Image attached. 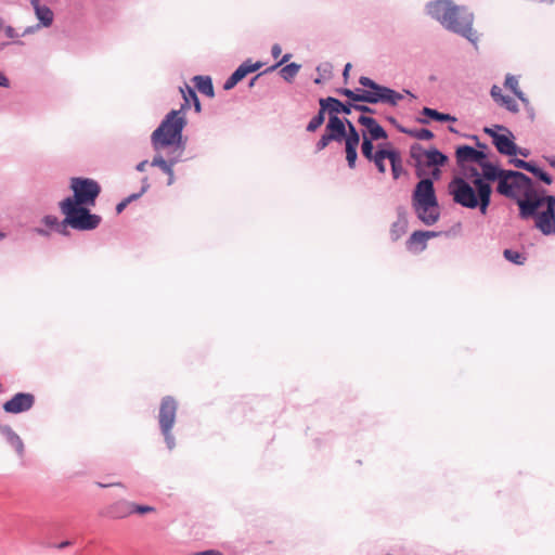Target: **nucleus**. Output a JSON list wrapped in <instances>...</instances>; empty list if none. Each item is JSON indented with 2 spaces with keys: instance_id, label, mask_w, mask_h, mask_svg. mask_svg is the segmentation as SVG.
Wrapping results in <instances>:
<instances>
[{
  "instance_id": "obj_1",
  "label": "nucleus",
  "mask_w": 555,
  "mask_h": 555,
  "mask_svg": "<svg viewBox=\"0 0 555 555\" xmlns=\"http://www.w3.org/2000/svg\"><path fill=\"white\" fill-rule=\"evenodd\" d=\"M519 217L522 220L534 219L535 228L543 235L555 234V195L546 193L543 188H537L533 180L522 191V197H517Z\"/></svg>"
},
{
  "instance_id": "obj_2",
  "label": "nucleus",
  "mask_w": 555,
  "mask_h": 555,
  "mask_svg": "<svg viewBox=\"0 0 555 555\" xmlns=\"http://www.w3.org/2000/svg\"><path fill=\"white\" fill-rule=\"evenodd\" d=\"M465 178L456 176L449 183V193L455 204L468 208L479 209L481 215H487L491 204L492 185L483 182L481 172L474 166H465L462 169Z\"/></svg>"
},
{
  "instance_id": "obj_3",
  "label": "nucleus",
  "mask_w": 555,
  "mask_h": 555,
  "mask_svg": "<svg viewBox=\"0 0 555 555\" xmlns=\"http://www.w3.org/2000/svg\"><path fill=\"white\" fill-rule=\"evenodd\" d=\"M426 10L443 28L477 44L479 36L473 28L475 16L466 7L457 5L452 0H435L427 3Z\"/></svg>"
},
{
  "instance_id": "obj_4",
  "label": "nucleus",
  "mask_w": 555,
  "mask_h": 555,
  "mask_svg": "<svg viewBox=\"0 0 555 555\" xmlns=\"http://www.w3.org/2000/svg\"><path fill=\"white\" fill-rule=\"evenodd\" d=\"M185 125L186 119L184 115H181V109L169 112L151 135L155 152L167 150L184 152L185 143L182 140V131Z\"/></svg>"
},
{
  "instance_id": "obj_5",
  "label": "nucleus",
  "mask_w": 555,
  "mask_h": 555,
  "mask_svg": "<svg viewBox=\"0 0 555 555\" xmlns=\"http://www.w3.org/2000/svg\"><path fill=\"white\" fill-rule=\"evenodd\" d=\"M481 179L491 184L498 182L496 192L507 198L518 197L516 190L524 191L531 183V178L518 170L503 169L499 165L488 162L481 167Z\"/></svg>"
},
{
  "instance_id": "obj_6",
  "label": "nucleus",
  "mask_w": 555,
  "mask_h": 555,
  "mask_svg": "<svg viewBox=\"0 0 555 555\" xmlns=\"http://www.w3.org/2000/svg\"><path fill=\"white\" fill-rule=\"evenodd\" d=\"M412 206L424 224L433 225L439 220V204L433 179H421L416 183L412 193Z\"/></svg>"
},
{
  "instance_id": "obj_7",
  "label": "nucleus",
  "mask_w": 555,
  "mask_h": 555,
  "mask_svg": "<svg viewBox=\"0 0 555 555\" xmlns=\"http://www.w3.org/2000/svg\"><path fill=\"white\" fill-rule=\"evenodd\" d=\"M90 206L74 203L70 199H63L60 203L61 212L64 215L63 228L70 227L75 230L89 231L98 228L101 217L91 214Z\"/></svg>"
},
{
  "instance_id": "obj_8",
  "label": "nucleus",
  "mask_w": 555,
  "mask_h": 555,
  "mask_svg": "<svg viewBox=\"0 0 555 555\" xmlns=\"http://www.w3.org/2000/svg\"><path fill=\"white\" fill-rule=\"evenodd\" d=\"M70 189L74 195L65 199L87 206H94L95 199L101 192L100 184L89 178H72Z\"/></svg>"
},
{
  "instance_id": "obj_9",
  "label": "nucleus",
  "mask_w": 555,
  "mask_h": 555,
  "mask_svg": "<svg viewBox=\"0 0 555 555\" xmlns=\"http://www.w3.org/2000/svg\"><path fill=\"white\" fill-rule=\"evenodd\" d=\"M176 413H177L176 400L171 397H165L160 403L158 421H159L162 433L165 437L166 443L169 449H172L175 446V439H173L172 435L170 434V430L176 421Z\"/></svg>"
},
{
  "instance_id": "obj_10",
  "label": "nucleus",
  "mask_w": 555,
  "mask_h": 555,
  "mask_svg": "<svg viewBox=\"0 0 555 555\" xmlns=\"http://www.w3.org/2000/svg\"><path fill=\"white\" fill-rule=\"evenodd\" d=\"M402 99V93L379 83L372 90H369V104L383 103L397 106Z\"/></svg>"
},
{
  "instance_id": "obj_11",
  "label": "nucleus",
  "mask_w": 555,
  "mask_h": 555,
  "mask_svg": "<svg viewBox=\"0 0 555 555\" xmlns=\"http://www.w3.org/2000/svg\"><path fill=\"white\" fill-rule=\"evenodd\" d=\"M495 129L506 131L507 134L501 133L500 135L494 137L493 145L498 150V152L505 156H516L518 151V145L514 142V134L504 126L495 125Z\"/></svg>"
},
{
  "instance_id": "obj_12",
  "label": "nucleus",
  "mask_w": 555,
  "mask_h": 555,
  "mask_svg": "<svg viewBox=\"0 0 555 555\" xmlns=\"http://www.w3.org/2000/svg\"><path fill=\"white\" fill-rule=\"evenodd\" d=\"M34 403V395L28 392H18L3 404V410L7 413L17 414L30 410Z\"/></svg>"
},
{
  "instance_id": "obj_13",
  "label": "nucleus",
  "mask_w": 555,
  "mask_h": 555,
  "mask_svg": "<svg viewBox=\"0 0 555 555\" xmlns=\"http://www.w3.org/2000/svg\"><path fill=\"white\" fill-rule=\"evenodd\" d=\"M183 152L167 150L156 152L151 165L159 167L166 175H171V169L181 159Z\"/></svg>"
},
{
  "instance_id": "obj_14",
  "label": "nucleus",
  "mask_w": 555,
  "mask_h": 555,
  "mask_svg": "<svg viewBox=\"0 0 555 555\" xmlns=\"http://www.w3.org/2000/svg\"><path fill=\"white\" fill-rule=\"evenodd\" d=\"M261 62L251 63V61H246L241 64L236 70L224 82L223 88L225 90L232 89L237 82H240L243 78H245L248 74L254 73L262 67Z\"/></svg>"
},
{
  "instance_id": "obj_15",
  "label": "nucleus",
  "mask_w": 555,
  "mask_h": 555,
  "mask_svg": "<svg viewBox=\"0 0 555 555\" xmlns=\"http://www.w3.org/2000/svg\"><path fill=\"white\" fill-rule=\"evenodd\" d=\"M358 122L365 127L367 132V139L371 141L385 140L388 138L386 130L377 122V120L371 116L360 115Z\"/></svg>"
},
{
  "instance_id": "obj_16",
  "label": "nucleus",
  "mask_w": 555,
  "mask_h": 555,
  "mask_svg": "<svg viewBox=\"0 0 555 555\" xmlns=\"http://www.w3.org/2000/svg\"><path fill=\"white\" fill-rule=\"evenodd\" d=\"M319 103H323L326 107V113H328V117L338 116V114L349 115L352 112L351 102H341L340 100L334 96L321 98L319 99Z\"/></svg>"
},
{
  "instance_id": "obj_17",
  "label": "nucleus",
  "mask_w": 555,
  "mask_h": 555,
  "mask_svg": "<svg viewBox=\"0 0 555 555\" xmlns=\"http://www.w3.org/2000/svg\"><path fill=\"white\" fill-rule=\"evenodd\" d=\"M325 132L333 138L335 142H341L347 134L345 118L338 116L328 117V121L325 126Z\"/></svg>"
},
{
  "instance_id": "obj_18",
  "label": "nucleus",
  "mask_w": 555,
  "mask_h": 555,
  "mask_svg": "<svg viewBox=\"0 0 555 555\" xmlns=\"http://www.w3.org/2000/svg\"><path fill=\"white\" fill-rule=\"evenodd\" d=\"M180 92L183 98V103L181 104V115H184V111L191 107L193 103L195 111L201 112V103L196 95L195 90L189 85L184 83L183 87H180Z\"/></svg>"
},
{
  "instance_id": "obj_19",
  "label": "nucleus",
  "mask_w": 555,
  "mask_h": 555,
  "mask_svg": "<svg viewBox=\"0 0 555 555\" xmlns=\"http://www.w3.org/2000/svg\"><path fill=\"white\" fill-rule=\"evenodd\" d=\"M336 92L339 95L346 96L348 99V102L360 104V103H367L369 104V90L357 88L354 90H351L349 88H338L336 89Z\"/></svg>"
},
{
  "instance_id": "obj_20",
  "label": "nucleus",
  "mask_w": 555,
  "mask_h": 555,
  "mask_svg": "<svg viewBox=\"0 0 555 555\" xmlns=\"http://www.w3.org/2000/svg\"><path fill=\"white\" fill-rule=\"evenodd\" d=\"M398 218L397 220L391 224L390 228V236L392 241H398L403 234H405L408 229V219L405 217V211L403 207H399L398 210Z\"/></svg>"
},
{
  "instance_id": "obj_21",
  "label": "nucleus",
  "mask_w": 555,
  "mask_h": 555,
  "mask_svg": "<svg viewBox=\"0 0 555 555\" xmlns=\"http://www.w3.org/2000/svg\"><path fill=\"white\" fill-rule=\"evenodd\" d=\"M475 147L470 145H459L455 150L456 164L461 169H465V164L474 163Z\"/></svg>"
},
{
  "instance_id": "obj_22",
  "label": "nucleus",
  "mask_w": 555,
  "mask_h": 555,
  "mask_svg": "<svg viewBox=\"0 0 555 555\" xmlns=\"http://www.w3.org/2000/svg\"><path fill=\"white\" fill-rule=\"evenodd\" d=\"M448 156L433 146L427 150L426 160L424 162L427 167H442L448 163Z\"/></svg>"
},
{
  "instance_id": "obj_23",
  "label": "nucleus",
  "mask_w": 555,
  "mask_h": 555,
  "mask_svg": "<svg viewBox=\"0 0 555 555\" xmlns=\"http://www.w3.org/2000/svg\"><path fill=\"white\" fill-rule=\"evenodd\" d=\"M31 4L35 8L36 16L41 22V24L44 27L51 26L54 17L52 10L47 5H41L39 0H31Z\"/></svg>"
},
{
  "instance_id": "obj_24",
  "label": "nucleus",
  "mask_w": 555,
  "mask_h": 555,
  "mask_svg": "<svg viewBox=\"0 0 555 555\" xmlns=\"http://www.w3.org/2000/svg\"><path fill=\"white\" fill-rule=\"evenodd\" d=\"M388 155H390L388 156V160L390 162L392 177L395 180H397L404 172L401 154L398 150L389 147Z\"/></svg>"
},
{
  "instance_id": "obj_25",
  "label": "nucleus",
  "mask_w": 555,
  "mask_h": 555,
  "mask_svg": "<svg viewBox=\"0 0 555 555\" xmlns=\"http://www.w3.org/2000/svg\"><path fill=\"white\" fill-rule=\"evenodd\" d=\"M109 514L114 518H125L133 514V503L128 501H119L109 507Z\"/></svg>"
},
{
  "instance_id": "obj_26",
  "label": "nucleus",
  "mask_w": 555,
  "mask_h": 555,
  "mask_svg": "<svg viewBox=\"0 0 555 555\" xmlns=\"http://www.w3.org/2000/svg\"><path fill=\"white\" fill-rule=\"evenodd\" d=\"M397 130L417 140H431L435 137L434 132L427 128L410 129L403 126H397Z\"/></svg>"
},
{
  "instance_id": "obj_27",
  "label": "nucleus",
  "mask_w": 555,
  "mask_h": 555,
  "mask_svg": "<svg viewBox=\"0 0 555 555\" xmlns=\"http://www.w3.org/2000/svg\"><path fill=\"white\" fill-rule=\"evenodd\" d=\"M195 88L203 94L212 98L214 96V86L212 80L209 76H195L193 78Z\"/></svg>"
},
{
  "instance_id": "obj_28",
  "label": "nucleus",
  "mask_w": 555,
  "mask_h": 555,
  "mask_svg": "<svg viewBox=\"0 0 555 555\" xmlns=\"http://www.w3.org/2000/svg\"><path fill=\"white\" fill-rule=\"evenodd\" d=\"M422 115L439 122L456 121V118L450 114L438 112L435 108L423 107Z\"/></svg>"
},
{
  "instance_id": "obj_29",
  "label": "nucleus",
  "mask_w": 555,
  "mask_h": 555,
  "mask_svg": "<svg viewBox=\"0 0 555 555\" xmlns=\"http://www.w3.org/2000/svg\"><path fill=\"white\" fill-rule=\"evenodd\" d=\"M388 149L383 144L377 145L376 156L371 162L374 163L379 173L386 172L385 159H388Z\"/></svg>"
},
{
  "instance_id": "obj_30",
  "label": "nucleus",
  "mask_w": 555,
  "mask_h": 555,
  "mask_svg": "<svg viewBox=\"0 0 555 555\" xmlns=\"http://www.w3.org/2000/svg\"><path fill=\"white\" fill-rule=\"evenodd\" d=\"M319 105L320 109L318 114L311 118L306 127L308 132H315L324 124L326 107L323 103H319Z\"/></svg>"
},
{
  "instance_id": "obj_31",
  "label": "nucleus",
  "mask_w": 555,
  "mask_h": 555,
  "mask_svg": "<svg viewBox=\"0 0 555 555\" xmlns=\"http://www.w3.org/2000/svg\"><path fill=\"white\" fill-rule=\"evenodd\" d=\"M300 68L301 65L295 62L285 64L283 67L280 68V77L287 82H292L299 73Z\"/></svg>"
},
{
  "instance_id": "obj_32",
  "label": "nucleus",
  "mask_w": 555,
  "mask_h": 555,
  "mask_svg": "<svg viewBox=\"0 0 555 555\" xmlns=\"http://www.w3.org/2000/svg\"><path fill=\"white\" fill-rule=\"evenodd\" d=\"M527 171L547 185H550L553 182L552 176L544 169L539 167L534 162H531Z\"/></svg>"
},
{
  "instance_id": "obj_33",
  "label": "nucleus",
  "mask_w": 555,
  "mask_h": 555,
  "mask_svg": "<svg viewBox=\"0 0 555 555\" xmlns=\"http://www.w3.org/2000/svg\"><path fill=\"white\" fill-rule=\"evenodd\" d=\"M346 121V128H347V134L343 139L345 141V144H359L360 143V133L356 126L350 121L349 119L345 118Z\"/></svg>"
},
{
  "instance_id": "obj_34",
  "label": "nucleus",
  "mask_w": 555,
  "mask_h": 555,
  "mask_svg": "<svg viewBox=\"0 0 555 555\" xmlns=\"http://www.w3.org/2000/svg\"><path fill=\"white\" fill-rule=\"evenodd\" d=\"M374 141L367 139V134L363 131L362 134V143H361V153L362 155L370 162L373 157L376 156V151H374Z\"/></svg>"
},
{
  "instance_id": "obj_35",
  "label": "nucleus",
  "mask_w": 555,
  "mask_h": 555,
  "mask_svg": "<svg viewBox=\"0 0 555 555\" xmlns=\"http://www.w3.org/2000/svg\"><path fill=\"white\" fill-rule=\"evenodd\" d=\"M358 145L359 144H345L346 160L350 169H354L357 166Z\"/></svg>"
},
{
  "instance_id": "obj_36",
  "label": "nucleus",
  "mask_w": 555,
  "mask_h": 555,
  "mask_svg": "<svg viewBox=\"0 0 555 555\" xmlns=\"http://www.w3.org/2000/svg\"><path fill=\"white\" fill-rule=\"evenodd\" d=\"M427 150H425L420 143H413L410 146V157L414 163L425 162Z\"/></svg>"
},
{
  "instance_id": "obj_37",
  "label": "nucleus",
  "mask_w": 555,
  "mask_h": 555,
  "mask_svg": "<svg viewBox=\"0 0 555 555\" xmlns=\"http://www.w3.org/2000/svg\"><path fill=\"white\" fill-rule=\"evenodd\" d=\"M414 245H421V249L426 247V241L422 230L414 231L406 241L408 248H412Z\"/></svg>"
},
{
  "instance_id": "obj_38",
  "label": "nucleus",
  "mask_w": 555,
  "mask_h": 555,
  "mask_svg": "<svg viewBox=\"0 0 555 555\" xmlns=\"http://www.w3.org/2000/svg\"><path fill=\"white\" fill-rule=\"evenodd\" d=\"M503 256L506 260L515 264H524L526 261V257L524 256V254L509 248L503 251Z\"/></svg>"
},
{
  "instance_id": "obj_39",
  "label": "nucleus",
  "mask_w": 555,
  "mask_h": 555,
  "mask_svg": "<svg viewBox=\"0 0 555 555\" xmlns=\"http://www.w3.org/2000/svg\"><path fill=\"white\" fill-rule=\"evenodd\" d=\"M7 435H8V440L11 443V446L14 448V450L18 454H22L24 451V444H23V441L21 440V438L15 433H13L11 429H7Z\"/></svg>"
},
{
  "instance_id": "obj_40",
  "label": "nucleus",
  "mask_w": 555,
  "mask_h": 555,
  "mask_svg": "<svg viewBox=\"0 0 555 555\" xmlns=\"http://www.w3.org/2000/svg\"><path fill=\"white\" fill-rule=\"evenodd\" d=\"M500 104L503 105L511 113L519 112V106H518L517 102L509 95L502 98V102H500Z\"/></svg>"
},
{
  "instance_id": "obj_41",
  "label": "nucleus",
  "mask_w": 555,
  "mask_h": 555,
  "mask_svg": "<svg viewBox=\"0 0 555 555\" xmlns=\"http://www.w3.org/2000/svg\"><path fill=\"white\" fill-rule=\"evenodd\" d=\"M333 65L330 62H323L317 66V72L323 78H331Z\"/></svg>"
},
{
  "instance_id": "obj_42",
  "label": "nucleus",
  "mask_w": 555,
  "mask_h": 555,
  "mask_svg": "<svg viewBox=\"0 0 555 555\" xmlns=\"http://www.w3.org/2000/svg\"><path fill=\"white\" fill-rule=\"evenodd\" d=\"M333 140L326 132H324L319 141L315 143V153L323 151Z\"/></svg>"
},
{
  "instance_id": "obj_43",
  "label": "nucleus",
  "mask_w": 555,
  "mask_h": 555,
  "mask_svg": "<svg viewBox=\"0 0 555 555\" xmlns=\"http://www.w3.org/2000/svg\"><path fill=\"white\" fill-rule=\"evenodd\" d=\"M43 222H44L46 225H48L50 228L57 227L60 232L65 233V229L66 228H63L62 222L59 221L57 217H55V216H46L44 219H43Z\"/></svg>"
},
{
  "instance_id": "obj_44",
  "label": "nucleus",
  "mask_w": 555,
  "mask_h": 555,
  "mask_svg": "<svg viewBox=\"0 0 555 555\" xmlns=\"http://www.w3.org/2000/svg\"><path fill=\"white\" fill-rule=\"evenodd\" d=\"M488 162V154L482 150L475 149L474 164H477L479 167H481L483 164H487Z\"/></svg>"
},
{
  "instance_id": "obj_45",
  "label": "nucleus",
  "mask_w": 555,
  "mask_h": 555,
  "mask_svg": "<svg viewBox=\"0 0 555 555\" xmlns=\"http://www.w3.org/2000/svg\"><path fill=\"white\" fill-rule=\"evenodd\" d=\"M504 86H505V88L509 89L513 93L519 89L518 80L513 75H507L505 77Z\"/></svg>"
},
{
  "instance_id": "obj_46",
  "label": "nucleus",
  "mask_w": 555,
  "mask_h": 555,
  "mask_svg": "<svg viewBox=\"0 0 555 555\" xmlns=\"http://www.w3.org/2000/svg\"><path fill=\"white\" fill-rule=\"evenodd\" d=\"M509 164H512L513 166H515L516 168L518 169H522V170H528L531 162H527V160H524V159H520V158H516V157H512L509 160H508Z\"/></svg>"
},
{
  "instance_id": "obj_47",
  "label": "nucleus",
  "mask_w": 555,
  "mask_h": 555,
  "mask_svg": "<svg viewBox=\"0 0 555 555\" xmlns=\"http://www.w3.org/2000/svg\"><path fill=\"white\" fill-rule=\"evenodd\" d=\"M359 83L365 88V90H372L374 87L377 86V82L373 79H371L370 77H366V76H361L359 78Z\"/></svg>"
},
{
  "instance_id": "obj_48",
  "label": "nucleus",
  "mask_w": 555,
  "mask_h": 555,
  "mask_svg": "<svg viewBox=\"0 0 555 555\" xmlns=\"http://www.w3.org/2000/svg\"><path fill=\"white\" fill-rule=\"evenodd\" d=\"M352 109L362 113V115L375 114L376 113V111L374 108H372L371 106L365 105V104H356V103H353L352 104Z\"/></svg>"
},
{
  "instance_id": "obj_49",
  "label": "nucleus",
  "mask_w": 555,
  "mask_h": 555,
  "mask_svg": "<svg viewBox=\"0 0 555 555\" xmlns=\"http://www.w3.org/2000/svg\"><path fill=\"white\" fill-rule=\"evenodd\" d=\"M490 94L492 96V99L496 102V103H500L502 102V98H505L506 95H503L502 94V90L499 86L496 85H493L491 87V90H490Z\"/></svg>"
},
{
  "instance_id": "obj_50",
  "label": "nucleus",
  "mask_w": 555,
  "mask_h": 555,
  "mask_svg": "<svg viewBox=\"0 0 555 555\" xmlns=\"http://www.w3.org/2000/svg\"><path fill=\"white\" fill-rule=\"evenodd\" d=\"M414 167H415V176L420 180L426 179V177H425V175H426L425 167H427L426 164L424 162L414 163Z\"/></svg>"
},
{
  "instance_id": "obj_51",
  "label": "nucleus",
  "mask_w": 555,
  "mask_h": 555,
  "mask_svg": "<svg viewBox=\"0 0 555 555\" xmlns=\"http://www.w3.org/2000/svg\"><path fill=\"white\" fill-rule=\"evenodd\" d=\"M154 511H155V508L153 506L139 505V504L133 503V513L146 514V513H152Z\"/></svg>"
},
{
  "instance_id": "obj_52",
  "label": "nucleus",
  "mask_w": 555,
  "mask_h": 555,
  "mask_svg": "<svg viewBox=\"0 0 555 555\" xmlns=\"http://www.w3.org/2000/svg\"><path fill=\"white\" fill-rule=\"evenodd\" d=\"M515 96H517V99H519L526 106H529L530 103H529V100L528 98L525 95V93L518 89L517 91L514 92Z\"/></svg>"
},
{
  "instance_id": "obj_53",
  "label": "nucleus",
  "mask_w": 555,
  "mask_h": 555,
  "mask_svg": "<svg viewBox=\"0 0 555 555\" xmlns=\"http://www.w3.org/2000/svg\"><path fill=\"white\" fill-rule=\"evenodd\" d=\"M515 96H517V99H519L526 106H529L530 103H529V100L528 98L525 95V93L518 89L517 91L514 92Z\"/></svg>"
},
{
  "instance_id": "obj_54",
  "label": "nucleus",
  "mask_w": 555,
  "mask_h": 555,
  "mask_svg": "<svg viewBox=\"0 0 555 555\" xmlns=\"http://www.w3.org/2000/svg\"><path fill=\"white\" fill-rule=\"evenodd\" d=\"M430 175H431V177H428V178L433 179V184H434L435 181H437L441 178L440 167H434Z\"/></svg>"
},
{
  "instance_id": "obj_55",
  "label": "nucleus",
  "mask_w": 555,
  "mask_h": 555,
  "mask_svg": "<svg viewBox=\"0 0 555 555\" xmlns=\"http://www.w3.org/2000/svg\"><path fill=\"white\" fill-rule=\"evenodd\" d=\"M96 485L101 488H108V487H122V483L121 482H118V481H111V482H106V483H103V482H96Z\"/></svg>"
},
{
  "instance_id": "obj_56",
  "label": "nucleus",
  "mask_w": 555,
  "mask_h": 555,
  "mask_svg": "<svg viewBox=\"0 0 555 555\" xmlns=\"http://www.w3.org/2000/svg\"><path fill=\"white\" fill-rule=\"evenodd\" d=\"M4 31H5L7 37H9V38H12V39H13V38H16V37H17L16 31H15V30H14V28H13V27H11V26H7V27L4 28Z\"/></svg>"
},
{
  "instance_id": "obj_57",
  "label": "nucleus",
  "mask_w": 555,
  "mask_h": 555,
  "mask_svg": "<svg viewBox=\"0 0 555 555\" xmlns=\"http://www.w3.org/2000/svg\"><path fill=\"white\" fill-rule=\"evenodd\" d=\"M483 131H485V133H487L488 135H490L492 138V143L494 142V137L501 134V133H498L494 129L488 128V127H486L483 129Z\"/></svg>"
},
{
  "instance_id": "obj_58",
  "label": "nucleus",
  "mask_w": 555,
  "mask_h": 555,
  "mask_svg": "<svg viewBox=\"0 0 555 555\" xmlns=\"http://www.w3.org/2000/svg\"><path fill=\"white\" fill-rule=\"evenodd\" d=\"M146 188H147V186H143V188H142V191H141L140 193H138V194H132V195L128 196V197H127V198H125V199H126V201H128V203H131L132 201H134V199L139 198V197L141 196V194H142V193H144V192L146 191Z\"/></svg>"
},
{
  "instance_id": "obj_59",
  "label": "nucleus",
  "mask_w": 555,
  "mask_h": 555,
  "mask_svg": "<svg viewBox=\"0 0 555 555\" xmlns=\"http://www.w3.org/2000/svg\"><path fill=\"white\" fill-rule=\"evenodd\" d=\"M196 555H223V554L217 550H207V551L199 552Z\"/></svg>"
},
{
  "instance_id": "obj_60",
  "label": "nucleus",
  "mask_w": 555,
  "mask_h": 555,
  "mask_svg": "<svg viewBox=\"0 0 555 555\" xmlns=\"http://www.w3.org/2000/svg\"><path fill=\"white\" fill-rule=\"evenodd\" d=\"M351 69V64L350 63H347L344 67V70H343V77H344V80L347 81L348 78H349V72Z\"/></svg>"
},
{
  "instance_id": "obj_61",
  "label": "nucleus",
  "mask_w": 555,
  "mask_h": 555,
  "mask_svg": "<svg viewBox=\"0 0 555 555\" xmlns=\"http://www.w3.org/2000/svg\"><path fill=\"white\" fill-rule=\"evenodd\" d=\"M469 138H472L473 140H475V141H476V145H477V147H479L480 150H482V151H483V150H486V149L488 147L486 143H481V142L479 141V138H478L477 135H475V134H474V135H470Z\"/></svg>"
},
{
  "instance_id": "obj_62",
  "label": "nucleus",
  "mask_w": 555,
  "mask_h": 555,
  "mask_svg": "<svg viewBox=\"0 0 555 555\" xmlns=\"http://www.w3.org/2000/svg\"><path fill=\"white\" fill-rule=\"evenodd\" d=\"M128 201L124 199L116 206L117 214H120L128 205Z\"/></svg>"
},
{
  "instance_id": "obj_63",
  "label": "nucleus",
  "mask_w": 555,
  "mask_h": 555,
  "mask_svg": "<svg viewBox=\"0 0 555 555\" xmlns=\"http://www.w3.org/2000/svg\"><path fill=\"white\" fill-rule=\"evenodd\" d=\"M423 234H424L425 241L427 242L428 238L436 237V236H438L439 233L435 232V231H423Z\"/></svg>"
},
{
  "instance_id": "obj_64",
  "label": "nucleus",
  "mask_w": 555,
  "mask_h": 555,
  "mask_svg": "<svg viewBox=\"0 0 555 555\" xmlns=\"http://www.w3.org/2000/svg\"><path fill=\"white\" fill-rule=\"evenodd\" d=\"M291 56H292V55H291L289 53L284 54V55L280 59V67H283L285 64H287V62L289 61Z\"/></svg>"
}]
</instances>
